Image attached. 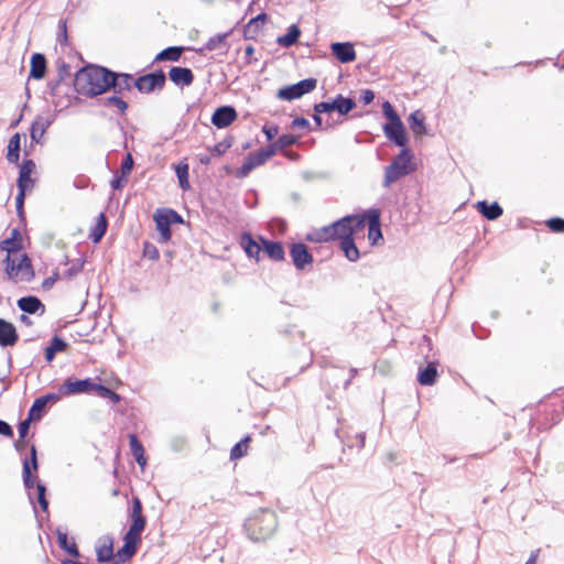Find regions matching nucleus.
<instances>
[{"instance_id": "nucleus-1", "label": "nucleus", "mask_w": 564, "mask_h": 564, "mask_svg": "<svg viewBox=\"0 0 564 564\" xmlns=\"http://www.w3.org/2000/svg\"><path fill=\"white\" fill-rule=\"evenodd\" d=\"M109 72L110 69L98 66L88 65L76 72L74 78V87L76 91L86 97H95L109 90Z\"/></svg>"}, {"instance_id": "nucleus-2", "label": "nucleus", "mask_w": 564, "mask_h": 564, "mask_svg": "<svg viewBox=\"0 0 564 564\" xmlns=\"http://www.w3.org/2000/svg\"><path fill=\"white\" fill-rule=\"evenodd\" d=\"M276 527V516L268 509L256 511L243 524L247 536L253 542H263L270 539L274 534Z\"/></svg>"}, {"instance_id": "nucleus-3", "label": "nucleus", "mask_w": 564, "mask_h": 564, "mask_svg": "<svg viewBox=\"0 0 564 564\" xmlns=\"http://www.w3.org/2000/svg\"><path fill=\"white\" fill-rule=\"evenodd\" d=\"M412 159L411 151L408 148H403L392 159L391 163L386 166L383 186L389 187L392 183L414 172L415 165L412 163Z\"/></svg>"}, {"instance_id": "nucleus-4", "label": "nucleus", "mask_w": 564, "mask_h": 564, "mask_svg": "<svg viewBox=\"0 0 564 564\" xmlns=\"http://www.w3.org/2000/svg\"><path fill=\"white\" fill-rule=\"evenodd\" d=\"M352 237V229L349 225V218L346 216L324 226L315 232V241L327 242L333 240H345Z\"/></svg>"}, {"instance_id": "nucleus-5", "label": "nucleus", "mask_w": 564, "mask_h": 564, "mask_svg": "<svg viewBox=\"0 0 564 564\" xmlns=\"http://www.w3.org/2000/svg\"><path fill=\"white\" fill-rule=\"evenodd\" d=\"M316 86L317 80L315 78H305L295 84L280 88L276 93V97L282 100L292 101L301 98L305 94L313 91Z\"/></svg>"}, {"instance_id": "nucleus-6", "label": "nucleus", "mask_w": 564, "mask_h": 564, "mask_svg": "<svg viewBox=\"0 0 564 564\" xmlns=\"http://www.w3.org/2000/svg\"><path fill=\"white\" fill-rule=\"evenodd\" d=\"M356 107V101L350 97L337 95L333 101H321L314 105V111L317 113H329L337 111L339 115H348Z\"/></svg>"}, {"instance_id": "nucleus-7", "label": "nucleus", "mask_w": 564, "mask_h": 564, "mask_svg": "<svg viewBox=\"0 0 564 564\" xmlns=\"http://www.w3.org/2000/svg\"><path fill=\"white\" fill-rule=\"evenodd\" d=\"M39 469L37 463V452L35 445H32L30 448V458L25 457L23 459L22 466V478L25 489L29 491V499L32 505H34V496L31 492L32 489H36L35 478L32 471L36 473Z\"/></svg>"}, {"instance_id": "nucleus-8", "label": "nucleus", "mask_w": 564, "mask_h": 564, "mask_svg": "<svg viewBox=\"0 0 564 564\" xmlns=\"http://www.w3.org/2000/svg\"><path fill=\"white\" fill-rule=\"evenodd\" d=\"M166 82L163 70L159 69L135 78L134 87L141 94H151L162 90Z\"/></svg>"}, {"instance_id": "nucleus-9", "label": "nucleus", "mask_w": 564, "mask_h": 564, "mask_svg": "<svg viewBox=\"0 0 564 564\" xmlns=\"http://www.w3.org/2000/svg\"><path fill=\"white\" fill-rule=\"evenodd\" d=\"M6 272L10 279H14L20 272L23 273L25 281H31L34 278V270L32 261L26 253L21 256L19 263L15 264L14 260L7 254L3 259Z\"/></svg>"}, {"instance_id": "nucleus-10", "label": "nucleus", "mask_w": 564, "mask_h": 564, "mask_svg": "<svg viewBox=\"0 0 564 564\" xmlns=\"http://www.w3.org/2000/svg\"><path fill=\"white\" fill-rule=\"evenodd\" d=\"M132 506L128 513V519L130 521L129 530L127 531V534L137 536L141 539V534L145 529L147 525V518L143 516L142 512V502L139 497L132 498Z\"/></svg>"}, {"instance_id": "nucleus-11", "label": "nucleus", "mask_w": 564, "mask_h": 564, "mask_svg": "<svg viewBox=\"0 0 564 564\" xmlns=\"http://www.w3.org/2000/svg\"><path fill=\"white\" fill-rule=\"evenodd\" d=\"M97 382L91 378L70 380L67 379L61 384L58 392L63 395L90 394L95 392Z\"/></svg>"}, {"instance_id": "nucleus-12", "label": "nucleus", "mask_w": 564, "mask_h": 564, "mask_svg": "<svg viewBox=\"0 0 564 564\" xmlns=\"http://www.w3.org/2000/svg\"><path fill=\"white\" fill-rule=\"evenodd\" d=\"M290 256L292 262L297 270H304L307 265H311L314 261L312 253L307 246L303 242H294L290 248Z\"/></svg>"}, {"instance_id": "nucleus-13", "label": "nucleus", "mask_w": 564, "mask_h": 564, "mask_svg": "<svg viewBox=\"0 0 564 564\" xmlns=\"http://www.w3.org/2000/svg\"><path fill=\"white\" fill-rule=\"evenodd\" d=\"M109 89H113L115 94H123L134 87L135 78L128 73L109 72Z\"/></svg>"}, {"instance_id": "nucleus-14", "label": "nucleus", "mask_w": 564, "mask_h": 564, "mask_svg": "<svg viewBox=\"0 0 564 564\" xmlns=\"http://www.w3.org/2000/svg\"><path fill=\"white\" fill-rule=\"evenodd\" d=\"M382 129L388 140L393 142L398 147L405 148L408 143V138L402 120H398L394 122H386Z\"/></svg>"}, {"instance_id": "nucleus-15", "label": "nucleus", "mask_w": 564, "mask_h": 564, "mask_svg": "<svg viewBox=\"0 0 564 564\" xmlns=\"http://www.w3.org/2000/svg\"><path fill=\"white\" fill-rule=\"evenodd\" d=\"M238 117L236 109L232 106H220L212 115V123L218 128L224 129L229 127Z\"/></svg>"}, {"instance_id": "nucleus-16", "label": "nucleus", "mask_w": 564, "mask_h": 564, "mask_svg": "<svg viewBox=\"0 0 564 564\" xmlns=\"http://www.w3.org/2000/svg\"><path fill=\"white\" fill-rule=\"evenodd\" d=\"M55 117L47 112L46 115H39L35 117L31 124L30 129V137L32 142L40 143L42 140V137L46 132V130L50 128V126L53 123Z\"/></svg>"}, {"instance_id": "nucleus-17", "label": "nucleus", "mask_w": 564, "mask_h": 564, "mask_svg": "<svg viewBox=\"0 0 564 564\" xmlns=\"http://www.w3.org/2000/svg\"><path fill=\"white\" fill-rule=\"evenodd\" d=\"M141 541L140 538L124 534L123 545L115 553L113 564H120L129 561L137 552V546Z\"/></svg>"}, {"instance_id": "nucleus-18", "label": "nucleus", "mask_w": 564, "mask_h": 564, "mask_svg": "<svg viewBox=\"0 0 564 564\" xmlns=\"http://www.w3.org/2000/svg\"><path fill=\"white\" fill-rule=\"evenodd\" d=\"M96 557L99 563H109L113 564L115 553H113V539L110 535H104L98 539L96 544Z\"/></svg>"}, {"instance_id": "nucleus-19", "label": "nucleus", "mask_w": 564, "mask_h": 564, "mask_svg": "<svg viewBox=\"0 0 564 564\" xmlns=\"http://www.w3.org/2000/svg\"><path fill=\"white\" fill-rule=\"evenodd\" d=\"M332 54L344 64L356 59V51L350 42H335L330 44Z\"/></svg>"}, {"instance_id": "nucleus-20", "label": "nucleus", "mask_w": 564, "mask_h": 564, "mask_svg": "<svg viewBox=\"0 0 564 564\" xmlns=\"http://www.w3.org/2000/svg\"><path fill=\"white\" fill-rule=\"evenodd\" d=\"M19 340V334L15 326L4 318L0 317V347H12Z\"/></svg>"}, {"instance_id": "nucleus-21", "label": "nucleus", "mask_w": 564, "mask_h": 564, "mask_svg": "<svg viewBox=\"0 0 564 564\" xmlns=\"http://www.w3.org/2000/svg\"><path fill=\"white\" fill-rule=\"evenodd\" d=\"M368 218V239L372 245H376L379 239H382L380 212L376 208L367 210Z\"/></svg>"}, {"instance_id": "nucleus-22", "label": "nucleus", "mask_w": 564, "mask_h": 564, "mask_svg": "<svg viewBox=\"0 0 564 564\" xmlns=\"http://www.w3.org/2000/svg\"><path fill=\"white\" fill-rule=\"evenodd\" d=\"M169 78L178 87H187L193 84L194 74L191 68L173 66L169 72Z\"/></svg>"}, {"instance_id": "nucleus-23", "label": "nucleus", "mask_w": 564, "mask_h": 564, "mask_svg": "<svg viewBox=\"0 0 564 564\" xmlns=\"http://www.w3.org/2000/svg\"><path fill=\"white\" fill-rule=\"evenodd\" d=\"M264 163L265 161L263 160L259 151L251 152L247 155L241 166L237 169L236 176L238 178H245L250 174L251 171H253L254 169Z\"/></svg>"}, {"instance_id": "nucleus-24", "label": "nucleus", "mask_w": 564, "mask_h": 564, "mask_svg": "<svg viewBox=\"0 0 564 564\" xmlns=\"http://www.w3.org/2000/svg\"><path fill=\"white\" fill-rule=\"evenodd\" d=\"M35 170V163L33 160L28 159L24 160L20 166L19 177L17 182L18 188L29 189L33 187L34 180L32 178V173Z\"/></svg>"}, {"instance_id": "nucleus-25", "label": "nucleus", "mask_w": 564, "mask_h": 564, "mask_svg": "<svg viewBox=\"0 0 564 564\" xmlns=\"http://www.w3.org/2000/svg\"><path fill=\"white\" fill-rule=\"evenodd\" d=\"M23 249V239L19 228H13L9 238L0 242V250L6 251L7 254L17 253Z\"/></svg>"}, {"instance_id": "nucleus-26", "label": "nucleus", "mask_w": 564, "mask_h": 564, "mask_svg": "<svg viewBox=\"0 0 564 564\" xmlns=\"http://www.w3.org/2000/svg\"><path fill=\"white\" fill-rule=\"evenodd\" d=\"M17 305L25 314H35L39 311L43 314L45 312L44 304L34 295H28L19 299Z\"/></svg>"}, {"instance_id": "nucleus-27", "label": "nucleus", "mask_w": 564, "mask_h": 564, "mask_svg": "<svg viewBox=\"0 0 564 564\" xmlns=\"http://www.w3.org/2000/svg\"><path fill=\"white\" fill-rule=\"evenodd\" d=\"M476 208L487 220H496L503 214L502 207L497 202L479 200Z\"/></svg>"}, {"instance_id": "nucleus-28", "label": "nucleus", "mask_w": 564, "mask_h": 564, "mask_svg": "<svg viewBox=\"0 0 564 564\" xmlns=\"http://www.w3.org/2000/svg\"><path fill=\"white\" fill-rule=\"evenodd\" d=\"M260 240L264 252L268 254L270 259L274 261L284 260L285 252L281 242L269 240L263 237H261Z\"/></svg>"}, {"instance_id": "nucleus-29", "label": "nucleus", "mask_w": 564, "mask_h": 564, "mask_svg": "<svg viewBox=\"0 0 564 564\" xmlns=\"http://www.w3.org/2000/svg\"><path fill=\"white\" fill-rule=\"evenodd\" d=\"M240 246L249 258L259 259L262 247L253 239L251 234L242 232L240 236Z\"/></svg>"}, {"instance_id": "nucleus-30", "label": "nucleus", "mask_w": 564, "mask_h": 564, "mask_svg": "<svg viewBox=\"0 0 564 564\" xmlns=\"http://www.w3.org/2000/svg\"><path fill=\"white\" fill-rule=\"evenodd\" d=\"M46 73V58L42 53H34L31 56L30 77L42 79Z\"/></svg>"}, {"instance_id": "nucleus-31", "label": "nucleus", "mask_w": 564, "mask_h": 564, "mask_svg": "<svg viewBox=\"0 0 564 564\" xmlns=\"http://www.w3.org/2000/svg\"><path fill=\"white\" fill-rule=\"evenodd\" d=\"M154 221L156 224V229L160 232L161 241L166 242L171 239V224L169 218L163 214L161 209H158L154 214Z\"/></svg>"}, {"instance_id": "nucleus-32", "label": "nucleus", "mask_w": 564, "mask_h": 564, "mask_svg": "<svg viewBox=\"0 0 564 564\" xmlns=\"http://www.w3.org/2000/svg\"><path fill=\"white\" fill-rule=\"evenodd\" d=\"M129 437V445L132 456L134 457L138 465L143 468L147 465V458L144 455V448L141 442L139 441L138 436L133 433L128 435Z\"/></svg>"}, {"instance_id": "nucleus-33", "label": "nucleus", "mask_w": 564, "mask_h": 564, "mask_svg": "<svg viewBox=\"0 0 564 564\" xmlns=\"http://www.w3.org/2000/svg\"><path fill=\"white\" fill-rule=\"evenodd\" d=\"M67 343L59 336L52 337L50 345L45 348V360L51 362L54 360L57 352H63L67 348Z\"/></svg>"}, {"instance_id": "nucleus-34", "label": "nucleus", "mask_w": 564, "mask_h": 564, "mask_svg": "<svg viewBox=\"0 0 564 564\" xmlns=\"http://www.w3.org/2000/svg\"><path fill=\"white\" fill-rule=\"evenodd\" d=\"M301 36V30L297 24H292L288 28V31L284 35H281L276 39V43L285 48H289L297 43Z\"/></svg>"}, {"instance_id": "nucleus-35", "label": "nucleus", "mask_w": 564, "mask_h": 564, "mask_svg": "<svg viewBox=\"0 0 564 564\" xmlns=\"http://www.w3.org/2000/svg\"><path fill=\"white\" fill-rule=\"evenodd\" d=\"M20 151H21V134L19 132H17L9 140L7 160L10 163L18 164L19 160H20Z\"/></svg>"}, {"instance_id": "nucleus-36", "label": "nucleus", "mask_w": 564, "mask_h": 564, "mask_svg": "<svg viewBox=\"0 0 564 564\" xmlns=\"http://www.w3.org/2000/svg\"><path fill=\"white\" fill-rule=\"evenodd\" d=\"M408 121H409L410 129L413 131V133L415 135L426 134V127H425V122H424L425 117L420 110L412 112L409 116Z\"/></svg>"}, {"instance_id": "nucleus-37", "label": "nucleus", "mask_w": 564, "mask_h": 564, "mask_svg": "<svg viewBox=\"0 0 564 564\" xmlns=\"http://www.w3.org/2000/svg\"><path fill=\"white\" fill-rule=\"evenodd\" d=\"M437 377V368L434 362H430L424 369H421L417 375V381L422 386H432Z\"/></svg>"}, {"instance_id": "nucleus-38", "label": "nucleus", "mask_w": 564, "mask_h": 564, "mask_svg": "<svg viewBox=\"0 0 564 564\" xmlns=\"http://www.w3.org/2000/svg\"><path fill=\"white\" fill-rule=\"evenodd\" d=\"M107 226L108 221L106 216L104 214H99L95 226L91 228L89 232L90 240L95 243L99 242L106 234Z\"/></svg>"}, {"instance_id": "nucleus-39", "label": "nucleus", "mask_w": 564, "mask_h": 564, "mask_svg": "<svg viewBox=\"0 0 564 564\" xmlns=\"http://www.w3.org/2000/svg\"><path fill=\"white\" fill-rule=\"evenodd\" d=\"M339 246H340V249L344 252L345 257L349 261L356 262L359 259L360 253L355 243L354 237L340 241Z\"/></svg>"}, {"instance_id": "nucleus-40", "label": "nucleus", "mask_w": 564, "mask_h": 564, "mask_svg": "<svg viewBox=\"0 0 564 564\" xmlns=\"http://www.w3.org/2000/svg\"><path fill=\"white\" fill-rule=\"evenodd\" d=\"M56 533H57V542H58L59 547L63 549L65 552H67L69 555H72L74 557H79L80 556L79 550L74 541L70 543L68 542L67 533H65L61 530H57Z\"/></svg>"}, {"instance_id": "nucleus-41", "label": "nucleus", "mask_w": 564, "mask_h": 564, "mask_svg": "<svg viewBox=\"0 0 564 564\" xmlns=\"http://www.w3.org/2000/svg\"><path fill=\"white\" fill-rule=\"evenodd\" d=\"M183 53L182 46H169L164 50H162L156 56L155 61H170V62H177L181 58V55Z\"/></svg>"}, {"instance_id": "nucleus-42", "label": "nucleus", "mask_w": 564, "mask_h": 564, "mask_svg": "<svg viewBox=\"0 0 564 564\" xmlns=\"http://www.w3.org/2000/svg\"><path fill=\"white\" fill-rule=\"evenodd\" d=\"M47 404L41 400V398H36L31 405L28 415L30 420L40 421L44 414L46 413Z\"/></svg>"}, {"instance_id": "nucleus-43", "label": "nucleus", "mask_w": 564, "mask_h": 564, "mask_svg": "<svg viewBox=\"0 0 564 564\" xmlns=\"http://www.w3.org/2000/svg\"><path fill=\"white\" fill-rule=\"evenodd\" d=\"M175 173L178 180L180 187L183 191H187L189 188L188 164L185 162H180L177 165H175Z\"/></svg>"}, {"instance_id": "nucleus-44", "label": "nucleus", "mask_w": 564, "mask_h": 564, "mask_svg": "<svg viewBox=\"0 0 564 564\" xmlns=\"http://www.w3.org/2000/svg\"><path fill=\"white\" fill-rule=\"evenodd\" d=\"M250 441L251 437L247 435L240 442L235 444L230 451V459L236 460L243 457L247 454V448Z\"/></svg>"}, {"instance_id": "nucleus-45", "label": "nucleus", "mask_w": 564, "mask_h": 564, "mask_svg": "<svg viewBox=\"0 0 564 564\" xmlns=\"http://www.w3.org/2000/svg\"><path fill=\"white\" fill-rule=\"evenodd\" d=\"M347 218H349V225L352 229V236L362 230L366 223H368L367 218V210L364 214H357V215H347Z\"/></svg>"}, {"instance_id": "nucleus-46", "label": "nucleus", "mask_w": 564, "mask_h": 564, "mask_svg": "<svg viewBox=\"0 0 564 564\" xmlns=\"http://www.w3.org/2000/svg\"><path fill=\"white\" fill-rule=\"evenodd\" d=\"M94 394H96L100 398H104V399H109L113 403H118L121 399L117 392H115L113 390L109 389L108 387H106L99 382H97V384H96Z\"/></svg>"}, {"instance_id": "nucleus-47", "label": "nucleus", "mask_w": 564, "mask_h": 564, "mask_svg": "<svg viewBox=\"0 0 564 564\" xmlns=\"http://www.w3.org/2000/svg\"><path fill=\"white\" fill-rule=\"evenodd\" d=\"M227 36H228V33H219V34H216V35L212 36L206 42L205 46L203 48H200L199 51L200 52L203 50L214 51V50H217L220 46L226 47V39H227Z\"/></svg>"}, {"instance_id": "nucleus-48", "label": "nucleus", "mask_w": 564, "mask_h": 564, "mask_svg": "<svg viewBox=\"0 0 564 564\" xmlns=\"http://www.w3.org/2000/svg\"><path fill=\"white\" fill-rule=\"evenodd\" d=\"M57 72H58V77L56 79L55 83H51L50 86H51V90H52V94H54L56 87L59 85L61 82H63L67 76H69V73H70V66L65 63L64 61H58L57 62Z\"/></svg>"}, {"instance_id": "nucleus-49", "label": "nucleus", "mask_w": 564, "mask_h": 564, "mask_svg": "<svg viewBox=\"0 0 564 564\" xmlns=\"http://www.w3.org/2000/svg\"><path fill=\"white\" fill-rule=\"evenodd\" d=\"M104 105L106 107H116L120 113H124L128 109V104L118 95L115 94L108 98H106Z\"/></svg>"}, {"instance_id": "nucleus-50", "label": "nucleus", "mask_w": 564, "mask_h": 564, "mask_svg": "<svg viewBox=\"0 0 564 564\" xmlns=\"http://www.w3.org/2000/svg\"><path fill=\"white\" fill-rule=\"evenodd\" d=\"M35 494H36V500H37L41 509L46 512L48 509V500L46 499V486L43 482L37 481Z\"/></svg>"}, {"instance_id": "nucleus-51", "label": "nucleus", "mask_w": 564, "mask_h": 564, "mask_svg": "<svg viewBox=\"0 0 564 564\" xmlns=\"http://www.w3.org/2000/svg\"><path fill=\"white\" fill-rule=\"evenodd\" d=\"M232 145V138L228 137L224 139L223 141L216 143L212 149L210 153L215 156L223 155L229 148Z\"/></svg>"}, {"instance_id": "nucleus-52", "label": "nucleus", "mask_w": 564, "mask_h": 564, "mask_svg": "<svg viewBox=\"0 0 564 564\" xmlns=\"http://www.w3.org/2000/svg\"><path fill=\"white\" fill-rule=\"evenodd\" d=\"M299 140H300V138L297 135L286 133V134L280 135L275 140V145L280 147L281 150H284L285 148H288L290 145L296 144L299 142Z\"/></svg>"}, {"instance_id": "nucleus-53", "label": "nucleus", "mask_w": 564, "mask_h": 564, "mask_svg": "<svg viewBox=\"0 0 564 564\" xmlns=\"http://www.w3.org/2000/svg\"><path fill=\"white\" fill-rule=\"evenodd\" d=\"M382 112H383L384 117L388 119V122H394V121L401 120L400 116L397 113L395 109L390 104V101H384L382 104Z\"/></svg>"}, {"instance_id": "nucleus-54", "label": "nucleus", "mask_w": 564, "mask_h": 564, "mask_svg": "<svg viewBox=\"0 0 564 564\" xmlns=\"http://www.w3.org/2000/svg\"><path fill=\"white\" fill-rule=\"evenodd\" d=\"M267 20H268L267 13H264V12L259 13L257 17L252 18L249 21V23L247 25L248 31L252 30L253 32H257L260 24H263Z\"/></svg>"}, {"instance_id": "nucleus-55", "label": "nucleus", "mask_w": 564, "mask_h": 564, "mask_svg": "<svg viewBox=\"0 0 564 564\" xmlns=\"http://www.w3.org/2000/svg\"><path fill=\"white\" fill-rule=\"evenodd\" d=\"M263 160L267 162L271 159L278 151H282L280 147L275 145V141L269 144L267 148H262L258 150Z\"/></svg>"}, {"instance_id": "nucleus-56", "label": "nucleus", "mask_w": 564, "mask_h": 564, "mask_svg": "<svg viewBox=\"0 0 564 564\" xmlns=\"http://www.w3.org/2000/svg\"><path fill=\"white\" fill-rule=\"evenodd\" d=\"M546 226L554 232H564V219L560 217L550 218Z\"/></svg>"}, {"instance_id": "nucleus-57", "label": "nucleus", "mask_w": 564, "mask_h": 564, "mask_svg": "<svg viewBox=\"0 0 564 564\" xmlns=\"http://www.w3.org/2000/svg\"><path fill=\"white\" fill-rule=\"evenodd\" d=\"M143 256L150 260H158L160 257L158 248L150 243L145 242L143 246Z\"/></svg>"}, {"instance_id": "nucleus-58", "label": "nucleus", "mask_w": 564, "mask_h": 564, "mask_svg": "<svg viewBox=\"0 0 564 564\" xmlns=\"http://www.w3.org/2000/svg\"><path fill=\"white\" fill-rule=\"evenodd\" d=\"M133 164H134L133 158H132L131 153H128L121 162L120 173L129 176V174L131 173V171L133 169Z\"/></svg>"}, {"instance_id": "nucleus-59", "label": "nucleus", "mask_w": 564, "mask_h": 564, "mask_svg": "<svg viewBox=\"0 0 564 564\" xmlns=\"http://www.w3.org/2000/svg\"><path fill=\"white\" fill-rule=\"evenodd\" d=\"M57 41L62 45L67 43V24H66V20L62 19V20L58 21Z\"/></svg>"}, {"instance_id": "nucleus-60", "label": "nucleus", "mask_w": 564, "mask_h": 564, "mask_svg": "<svg viewBox=\"0 0 564 564\" xmlns=\"http://www.w3.org/2000/svg\"><path fill=\"white\" fill-rule=\"evenodd\" d=\"M128 176L123 174H116L115 177L111 180L110 185L113 189L118 191L123 187V185L127 183Z\"/></svg>"}, {"instance_id": "nucleus-61", "label": "nucleus", "mask_w": 564, "mask_h": 564, "mask_svg": "<svg viewBox=\"0 0 564 564\" xmlns=\"http://www.w3.org/2000/svg\"><path fill=\"white\" fill-rule=\"evenodd\" d=\"M33 420H30V416L19 423L18 432L21 440H23L30 431V425Z\"/></svg>"}, {"instance_id": "nucleus-62", "label": "nucleus", "mask_w": 564, "mask_h": 564, "mask_svg": "<svg viewBox=\"0 0 564 564\" xmlns=\"http://www.w3.org/2000/svg\"><path fill=\"white\" fill-rule=\"evenodd\" d=\"M163 214L169 218L170 224L183 223L182 216L173 209H161Z\"/></svg>"}, {"instance_id": "nucleus-63", "label": "nucleus", "mask_w": 564, "mask_h": 564, "mask_svg": "<svg viewBox=\"0 0 564 564\" xmlns=\"http://www.w3.org/2000/svg\"><path fill=\"white\" fill-rule=\"evenodd\" d=\"M262 132L265 134L268 141H272L279 133L278 126H264Z\"/></svg>"}, {"instance_id": "nucleus-64", "label": "nucleus", "mask_w": 564, "mask_h": 564, "mask_svg": "<svg viewBox=\"0 0 564 564\" xmlns=\"http://www.w3.org/2000/svg\"><path fill=\"white\" fill-rule=\"evenodd\" d=\"M373 99H375V93L371 89H365L361 91L360 100L365 105L371 104L373 101Z\"/></svg>"}]
</instances>
